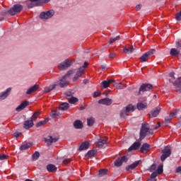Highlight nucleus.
Here are the masks:
<instances>
[{"mask_svg":"<svg viewBox=\"0 0 181 181\" xmlns=\"http://www.w3.org/2000/svg\"><path fill=\"white\" fill-rule=\"evenodd\" d=\"M152 134H153V132L149 129V124H142L140 131V139H144L146 135H152Z\"/></svg>","mask_w":181,"mask_h":181,"instance_id":"nucleus-1","label":"nucleus"},{"mask_svg":"<svg viewBox=\"0 0 181 181\" xmlns=\"http://www.w3.org/2000/svg\"><path fill=\"white\" fill-rule=\"evenodd\" d=\"M170 83H172L177 90V91H180L181 90V77L177 80H175V73L172 72L170 74Z\"/></svg>","mask_w":181,"mask_h":181,"instance_id":"nucleus-2","label":"nucleus"},{"mask_svg":"<svg viewBox=\"0 0 181 181\" xmlns=\"http://www.w3.org/2000/svg\"><path fill=\"white\" fill-rule=\"evenodd\" d=\"M88 66V63L86 62H84L83 66L80 67L79 69H77L76 74L74 77L72 78L73 81H77L81 77L83 74H84V71H86V68H87Z\"/></svg>","mask_w":181,"mask_h":181,"instance_id":"nucleus-3","label":"nucleus"},{"mask_svg":"<svg viewBox=\"0 0 181 181\" xmlns=\"http://www.w3.org/2000/svg\"><path fill=\"white\" fill-rule=\"evenodd\" d=\"M71 74H74V71L71 70L69 71L66 75H64L62 78H61L59 81V86H60V87H66V86H67V84H69V81H67V77H70V76H71Z\"/></svg>","mask_w":181,"mask_h":181,"instance_id":"nucleus-4","label":"nucleus"},{"mask_svg":"<svg viewBox=\"0 0 181 181\" xmlns=\"http://www.w3.org/2000/svg\"><path fill=\"white\" fill-rule=\"evenodd\" d=\"M73 64V60L71 59H66L64 62L59 63L58 64L59 70H67L69 67H70Z\"/></svg>","mask_w":181,"mask_h":181,"instance_id":"nucleus-5","label":"nucleus"},{"mask_svg":"<svg viewBox=\"0 0 181 181\" xmlns=\"http://www.w3.org/2000/svg\"><path fill=\"white\" fill-rule=\"evenodd\" d=\"M54 16V11L49 10L45 12H42L40 14V19L43 21H47V19H50V18H53Z\"/></svg>","mask_w":181,"mask_h":181,"instance_id":"nucleus-6","label":"nucleus"},{"mask_svg":"<svg viewBox=\"0 0 181 181\" xmlns=\"http://www.w3.org/2000/svg\"><path fill=\"white\" fill-rule=\"evenodd\" d=\"M22 5L20 4H16L14 5L11 8L9 9L8 13L9 15H11L12 16L16 15V13H19L23 9Z\"/></svg>","mask_w":181,"mask_h":181,"instance_id":"nucleus-7","label":"nucleus"},{"mask_svg":"<svg viewBox=\"0 0 181 181\" xmlns=\"http://www.w3.org/2000/svg\"><path fill=\"white\" fill-rule=\"evenodd\" d=\"M162 156L160 157L161 161L163 162L167 159V158H169L172 153V150L170 149V147L166 146L164 149L162 151Z\"/></svg>","mask_w":181,"mask_h":181,"instance_id":"nucleus-8","label":"nucleus"},{"mask_svg":"<svg viewBox=\"0 0 181 181\" xmlns=\"http://www.w3.org/2000/svg\"><path fill=\"white\" fill-rule=\"evenodd\" d=\"M134 110V105H129L127 107H126V109L124 110H122L120 113V116L122 118H125L128 115V112H133Z\"/></svg>","mask_w":181,"mask_h":181,"instance_id":"nucleus-9","label":"nucleus"},{"mask_svg":"<svg viewBox=\"0 0 181 181\" xmlns=\"http://www.w3.org/2000/svg\"><path fill=\"white\" fill-rule=\"evenodd\" d=\"M155 53V49H150L148 52H146L145 54H144L140 59H141V62H148V59H149V57L150 56H152V54H153Z\"/></svg>","mask_w":181,"mask_h":181,"instance_id":"nucleus-10","label":"nucleus"},{"mask_svg":"<svg viewBox=\"0 0 181 181\" xmlns=\"http://www.w3.org/2000/svg\"><path fill=\"white\" fill-rule=\"evenodd\" d=\"M11 91H12V88H8L6 90L0 93V101H4V100H6L11 94Z\"/></svg>","mask_w":181,"mask_h":181,"instance_id":"nucleus-11","label":"nucleus"},{"mask_svg":"<svg viewBox=\"0 0 181 181\" xmlns=\"http://www.w3.org/2000/svg\"><path fill=\"white\" fill-rule=\"evenodd\" d=\"M107 141H108V139H107V137H105V136L100 137L98 139V141L97 142V147L103 148L104 146V145H105V144H107Z\"/></svg>","mask_w":181,"mask_h":181,"instance_id":"nucleus-12","label":"nucleus"},{"mask_svg":"<svg viewBox=\"0 0 181 181\" xmlns=\"http://www.w3.org/2000/svg\"><path fill=\"white\" fill-rule=\"evenodd\" d=\"M28 105H29V102L25 100V101L21 103V104L19 105L16 108V111H17V112H21V111H22V110H25V108H26V107H28Z\"/></svg>","mask_w":181,"mask_h":181,"instance_id":"nucleus-13","label":"nucleus"},{"mask_svg":"<svg viewBox=\"0 0 181 181\" xmlns=\"http://www.w3.org/2000/svg\"><path fill=\"white\" fill-rule=\"evenodd\" d=\"M57 139H59V138L54 136H49L45 139V141L47 145H50L51 144H53V142H57Z\"/></svg>","mask_w":181,"mask_h":181,"instance_id":"nucleus-14","label":"nucleus"},{"mask_svg":"<svg viewBox=\"0 0 181 181\" xmlns=\"http://www.w3.org/2000/svg\"><path fill=\"white\" fill-rule=\"evenodd\" d=\"M136 49V47L127 45L123 49V53H126V54H131V53H132Z\"/></svg>","mask_w":181,"mask_h":181,"instance_id":"nucleus-15","label":"nucleus"},{"mask_svg":"<svg viewBox=\"0 0 181 181\" xmlns=\"http://www.w3.org/2000/svg\"><path fill=\"white\" fill-rule=\"evenodd\" d=\"M152 89V85L151 84H142L139 88V93L145 91H149V90Z\"/></svg>","mask_w":181,"mask_h":181,"instance_id":"nucleus-16","label":"nucleus"},{"mask_svg":"<svg viewBox=\"0 0 181 181\" xmlns=\"http://www.w3.org/2000/svg\"><path fill=\"white\" fill-rule=\"evenodd\" d=\"M99 104H102L103 105H111V104H112V100L108 98H105L103 99H100L98 101Z\"/></svg>","mask_w":181,"mask_h":181,"instance_id":"nucleus-17","label":"nucleus"},{"mask_svg":"<svg viewBox=\"0 0 181 181\" xmlns=\"http://www.w3.org/2000/svg\"><path fill=\"white\" fill-rule=\"evenodd\" d=\"M38 89H39V85L35 84L27 90L26 94H28V95L30 94H33V93H35V91H37Z\"/></svg>","mask_w":181,"mask_h":181,"instance_id":"nucleus-18","label":"nucleus"},{"mask_svg":"<svg viewBox=\"0 0 181 181\" xmlns=\"http://www.w3.org/2000/svg\"><path fill=\"white\" fill-rule=\"evenodd\" d=\"M151 146L148 144H144L141 146L140 148V151L141 153H147V152H149Z\"/></svg>","mask_w":181,"mask_h":181,"instance_id":"nucleus-19","label":"nucleus"},{"mask_svg":"<svg viewBox=\"0 0 181 181\" xmlns=\"http://www.w3.org/2000/svg\"><path fill=\"white\" fill-rule=\"evenodd\" d=\"M127 160L126 156L121 157L120 158H118L115 160V166H121V165H122L124 162H127Z\"/></svg>","mask_w":181,"mask_h":181,"instance_id":"nucleus-20","label":"nucleus"},{"mask_svg":"<svg viewBox=\"0 0 181 181\" xmlns=\"http://www.w3.org/2000/svg\"><path fill=\"white\" fill-rule=\"evenodd\" d=\"M112 83H115V81L112 80V79H110L107 81H103L102 82V86H103V88H107V87H110V84H111Z\"/></svg>","mask_w":181,"mask_h":181,"instance_id":"nucleus-21","label":"nucleus"},{"mask_svg":"<svg viewBox=\"0 0 181 181\" xmlns=\"http://www.w3.org/2000/svg\"><path fill=\"white\" fill-rule=\"evenodd\" d=\"M139 146H141V143L139 141L135 142L129 148V151H136Z\"/></svg>","mask_w":181,"mask_h":181,"instance_id":"nucleus-22","label":"nucleus"},{"mask_svg":"<svg viewBox=\"0 0 181 181\" xmlns=\"http://www.w3.org/2000/svg\"><path fill=\"white\" fill-rule=\"evenodd\" d=\"M90 143L88 141L83 142L79 147V151H86V149H88Z\"/></svg>","mask_w":181,"mask_h":181,"instance_id":"nucleus-23","label":"nucleus"},{"mask_svg":"<svg viewBox=\"0 0 181 181\" xmlns=\"http://www.w3.org/2000/svg\"><path fill=\"white\" fill-rule=\"evenodd\" d=\"M159 112H160V107H157L151 112V116L153 117H158L159 115Z\"/></svg>","mask_w":181,"mask_h":181,"instance_id":"nucleus-24","label":"nucleus"},{"mask_svg":"<svg viewBox=\"0 0 181 181\" xmlns=\"http://www.w3.org/2000/svg\"><path fill=\"white\" fill-rule=\"evenodd\" d=\"M33 127V120H27L24 123V128L25 129H29V128H32Z\"/></svg>","mask_w":181,"mask_h":181,"instance_id":"nucleus-25","label":"nucleus"},{"mask_svg":"<svg viewBox=\"0 0 181 181\" xmlns=\"http://www.w3.org/2000/svg\"><path fill=\"white\" fill-rule=\"evenodd\" d=\"M74 127L76 129H81V128H83V122H81L80 120H76L74 122Z\"/></svg>","mask_w":181,"mask_h":181,"instance_id":"nucleus-26","label":"nucleus"},{"mask_svg":"<svg viewBox=\"0 0 181 181\" xmlns=\"http://www.w3.org/2000/svg\"><path fill=\"white\" fill-rule=\"evenodd\" d=\"M47 170L48 172H56V170H57V168L53 164H49L47 165Z\"/></svg>","mask_w":181,"mask_h":181,"instance_id":"nucleus-27","label":"nucleus"},{"mask_svg":"<svg viewBox=\"0 0 181 181\" xmlns=\"http://www.w3.org/2000/svg\"><path fill=\"white\" fill-rule=\"evenodd\" d=\"M139 164V161H136L135 163L127 166L126 169L127 170H132V169H135V168L137 167Z\"/></svg>","mask_w":181,"mask_h":181,"instance_id":"nucleus-28","label":"nucleus"},{"mask_svg":"<svg viewBox=\"0 0 181 181\" xmlns=\"http://www.w3.org/2000/svg\"><path fill=\"white\" fill-rule=\"evenodd\" d=\"M56 84H53L48 86L47 88H45L44 89V93H50V91H52V90H54V88H56Z\"/></svg>","mask_w":181,"mask_h":181,"instance_id":"nucleus-29","label":"nucleus"},{"mask_svg":"<svg viewBox=\"0 0 181 181\" xmlns=\"http://www.w3.org/2000/svg\"><path fill=\"white\" fill-rule=\"evenodd\" d=\"M32 146V143H26L25 144H23L21 147L20 149L21 151H26V149H29Z\"/></svg>","mask_w":181,"mask_h":181,"instance_id":"nucleus-30","label":"nucleus"},{"mask_svg":"<svg viewBox=\"0 0 181 181\" xmlns=\"http://www.w3.org/2000/svg\"><path fill=\"white\" fill-rule=\"evenodd\" d=\"M147 107V105L146 103H139L137 104V108L138 110H139L140 111H141L142 110H145Z\"/></svg>","mask_w":181,"mask_h":181,"instance_id":"nucleus-31","label":"nucleus"},{"mask_svg":"<svg viewBox=\"0 0 181 181\" xmlns=\"http://www.w3.org/2000/svg\"><path fill=\"white\" fill-rule=\"evenodd\" d=\"M68 108H69V103H62L59 105V110H61L62 111H66V110H67Z\"/></svg>","mask_w":181,"mask_h":181,"instance_id":"nucleus-32","label":"nucleus"},{"mask_svg":"<svg viewBox=\"0 0 181 181\" xmlns=\"http://www.w3.org/2000/svg\"><path fill=\"white\" fill-rule=\"evenodd\" d=\"M95 153H97V152L94 150L92 151H89L87 154L86 155V158H93L94 156H95Z\"/></svg>","mask_w":181,"mask_h":181,"instance_id":"nucleus-33","label":"nucleus"},{"mask_svg":"<svg viewBox=\"0 0 181 181\" xmlns=\"http://www.w3.org/2000/svg\"><path fill=\"white\" fill-rule=\"evenodd\" d=\"M179 50L176 49V48H172L170 52V54L171 56H177L179 54Z\"/></svg>","mask_w":181,"mask_h":181,"instance_id":"nucleus-34","label":"nucleus"},{"mask_svg":"<svg viewBox=\"0 0 181 181\" xmlns=\"http://www.w3.org/2000/svg\"><path fill=\"white\" fill-rule=\"evenodd\" d=\"M59 115H60V113H59V112L52 110L50 113V117H52V118H56L57 117H59Z\"/></svg>","mask_w":181,"mask_h":181,"instance_id":"nucleus-35","label":"nucleus"},{"mask_svg":"<svg viewBox=\"0 0 181 181\" xmlns=\"http://www.w3.org/2000/svg\"><path fill=\"white\" fill-rule=\"evenodd\" d=\"M39 156H40L39 152L35 151L32 156L33 160H37V159H39Z\"/></svg>","mask_w":181,"mask_h":181,"instance_id":"nucleus-36","label":"nucleus"},{"mask_svg":"<svg viewBox=\"0 0 181 181\" xmlns=\"http://www.w3.org/2000/svg\"><path fill=\"white\" fill-rule=\"evenodd\" d=\"M77 101H78V99H77V98L75 97H71V98L69 99V103L70 104H76Z\"/></svg>","mask_w":181,"mask_h":181,"instance_id":"nucleus-37","label":"nucleus"},{"mask_svg":"<svg viewBox=\"0 0 181 181\" xmlns=\"http://www.w3.org/2000/svg\"><path fill=\"white\" fill-rule=\"evenodd\" d=\"M87 124L88 127H91L94 124V119L93 117H90L87 120Z\"/></svg>","mask_w":181,"mask_h":181,"instance_id":"nucleus-38","label":"nucleus"},{"mask_svg":"<svg viewBox=\"0 0 181 181\" xmlns=\"http://www.w3.org/2000/svg\"><path fill=\"white\" fill-rule=\"evenodd\" d=\"M156 172H157L158 175H160L163 172V165H159Z\"/></svg>","mask_w":181,"mask_h":181,"instance_id":"nucleus-39","label":"nucleus"},{"mask_svg":"<svg viewBox=\"0 0 181 181\" xmlns=\"http://www.w3.org/2000/svg\"><path fill=\"white\" fill-rule=\"evenodd\" d=\"M108 173V170H105V169H103V170H100L99 171V175L100 176H104L105 175L106 173Z\"/></svg>","mask_w":181,"mask_h":181,"instance_id":"nucleus-40","label":"nucleus"},{"mask_svg":"<svg viewBox=\"0 0 181 181\" xmlns=\"http://www.w3.org/2000/svg\"><path fill=\"white\" fill-rule=\"evenodd\" d=\"M40 115V113L39 112H35L31 117L32 121H33V119H36V118H37V117H39Z\"/></svg>","mask_w":181,"mask_h":181,"instance_id":"nucleus-41","label":"nucleus"},{"mask_svg":"<svg viewBox=\"0 0 181 181\" xmlns=\"http://www.w3.org/2000/svg\"><path fill=\"white\" fill-rule=\"evenodd\" d=\"M8 159V156L5 154H0V160H5Z\"/></svg>","mask_w":181,"mask_h":181,"instance_id":"nucleus-42","label":"nucleus"},{"mask_svg":"<svg viewBox=\"0 0 181 181\" xmlns=\"http://www.w3.org/2000/svg\"><path fill=\"white\" fill-rule=\"evenodd\" d=\"M49 0H30V2H42L46 3L49 2Z\"/></svg>","mask_w":181,"mask_h":181,"instance_id":"nucleus-43","label":"nucleus"},{"mask_svg":"<svg viewBox=\"0 0 181 181\" xmlns=\"http://www.w3.org/2000/svg\"><path fill=\"white\" fill-rule=\"evenodd\" d=\"M118 39H119V36H117L115 38L110 39V40L109 41L110 45H111L112 43H114V42H116V40H118Z\"/></svg>","mask_w":181,"mask_h":181,"instance_id":"nucleus-44","label":"nucleus"},{"mask_svg":"<svg viewBox=\"0 0 181 181\" xmlns=\"http://www.w3.org/2000/svg\"><path fill=\"white\" fill-rule=\"evenodd\" d=\"M100 95H101V92L100 91H96V92H94L93 93L94 98H97V97H100Z\"/></svg>","mask_w":181,"mask_h":181,"instance_id":"nucleus-45","label":"nucleus"},{"mask_svg":"<svg viewBox=\"0 0 181 181\" xmlns=\"http://www.w3.org/2000/svg\"><path fill=\"white\" fill-rule=\"evenodd\" d=\"M158 172H153L152 174H151V179H156V178H155V177H156V176H158Z\"/></svg>","mask_w":181,"mask_h":181,"instance_id":"nucleus-46","label":"nucleus"},{"mask_svg":"<svg viewBox=\"0 0 181 181\" xmlns=\"http://www.w3.org/2000/svg\"><path fill=\"white\" fill-rule=\"evenodd\" d=\"M46 124V120L41 121L37 124V127H42Z\"/></svg>","mask_w":181,"mask_h":181,"instance_id":"nucleus-47","label":"nucleus"},{"mask_svg":"<svg viewBox=\"0 0 181 181\" xmlns=\"http://www.w3.org/2000/svg\"><path fill=\"white\" fill-rule=\"evenodd\" d=\"M117 87V88H119V90H122V88H125V86L122 85V83H119Z\"/></svg>","mask_w":181,"mask_h":181,"instance_id":"nucleus-48","label":"nucleus"},{"mask_svg":"<svg viewBox=\"0 0 181 181\" xmlns=\"http://www.w3.org/2000/svg\"><path fill=\"white\" fill-rule=\"evenodd\" d=\"M70 162H71V160L70 158H66L63 160V163H64L65 165H67V163H70Z\"/></svg>","mask_w":181,"mask_h":181,"instance_id":"nucleus-49","label":"nucleus"},{"mask_svg":"<svg viewBox=\"0 0 181 181\" xmlns=\"http://www.w3.org/2000/svg\"><path fill=\"white\" fill-rule=\"evenodd\" d=\"M176 47H177V49H181V40H178L176 42Z\"/></svg>","mask_w":181,"mask_h":181,"instance_id":"nucleus-50","label":"nucleus"},{"mask_svg":"<svg viewBox=\"0 0 181 181\" xmlns=\"http://www.w3.org/2000/svg\"><path fill=\"white\" fill-rule=\"evenodd\" d=\"M155 169H156V165L153 164L151 168H150V172H153V170H155Z\"/></svg>","mask_w":181,"mask_h":181,"instance_id":"nucleus-51","label":"nucleus"},{"mask_svg":"<svg viewBox=\"0 0 181 181\" xmlns=\"http://www.w3.org/2000/svg\"><path fill=\"white\" fill-rule=\"evenodd\" d=\"M176 114H177V112H171L170 114V118H173V117H175V115H176Z\"/></svg>","mask_w":181,"mask_h":181,"instance_id":"nucleus-52","label":"nucleus"},{"mask_svg":"<svg viewBox=\"0 0 181 181\" xmlns=\"http://www.w3.org/2000/svg\"><path fill=\"white\" fill-rule=\"evenodd\" d=\"M110 59H114L115 57V52H112L109 54Z\"/></svg>","mask_w":181,"mask_h":181,"instance_id":"nucleus-53","label":"nucleus"},{"mask_svg":"<svg viewBox=\"0 0 181 181\" xmlns=\"http://www.w3.org/2000/svg\"><path fill=\"white\" fill-rule=\"evenodd\" d=\"M21 132H16L14 133L13 136H15V138H18V136H21Z\"/></svg>","mask_w":181,"mask_h":181,"instance_id":"nucleus-54","label":"nucleus"},{"mask_svg":"<svg viewBox=\"0 0 181 181\" xmlns=\"http://www.w3.org/2000/svg\"><path fill=\"white\" fill-rule=\"evenodd\" d=\"M141 8H142V6L141 4H138L137 6H136V11H140Z\"/></svg>","mask_w":181,"mask_h":181,"instance_id":"nucleus-55","label":"nucleus"},{"mask_svg":"<svg viewBox=\"0 0 181 181\" xmlns=\"http://www.w3.org/2000/svg\"><path fill=\"white\" fill-rule=\"evenodd\" d=\"M165 122H170V121H172V118L168 117H166L165 119Z\"/></svg>","mask_w":181,"mask_h":181,"instance_id":"nucleus-56","label":"nucleus"},{"mask_svg":"<svg viewBox=\"0 0 181 181\" xmlns=\"http://www.w3.org/2000/svg\"><path fill=\"white\" fill-rule=\"evenodd\" d=\"M159 127H160V123L158 122V124H156V127H153V129H158V128H159Z\"/></svg>","mask_w":181,"mask_h":181,"instance_id":"nucleus-57","label":"nucleus"},{"mask_svg":"<svg viewBox=\"0 0 181 181\" xmlns=\"http://www.w3.org/2000/svg\"><path fill=\"white\" fill-rule=\"evenodd\" d=\"M176 172H177V173H181V166L177 168Z\"/></svg>","mask_w":181,"mask_h":181,"instance_id":"nucleus-58","label":"nucleus"},{"mask_svg":"<svg viewBox=\"0 0 181 181\" xmlns=\"http://www.w3.org/2000/svg\"><path fill=\"white\" fill-rule=\"evenodd\" d=\"M147 181H156V179L150 177Z\"/></svg>","mask_w":181,"mask_h":181,"instance_id":"nucleus-59","label":"nucleus"},{"mask_svg":"<svg viewBox=\"0 0 181 181\" xmlns=\"http://www.w3.org/2000/svg\"><path fill=\"white\" fill-rule=\"evenodd\" d=\"M101 69H102V70H105L106 66L105 65H102Z\"/></svg>","mask_w":181,"mask_h":181,"instance_id":"nucleus-60","label":"nucleus"},{"mask_svg":"<svg viewBox=\"0 0 181 181\" xmlns=\"http://www.w3.org/2000/svg\"><path fill=\"white\" fill-rule=\"evenodd\" d=\"M28 8H33V4H31V5H29Z\"/></svg>","mask_w":181,"mask_h":181,"instance_id":"nucleus-61","label":"nucleus"},{"mask_svg":"<svg viewBox=\"0 0 181 181\" xmlns=\"http://www.w3.org/2000/svg\"><path fill=\"white\" fill-rule=\"evenodd\" d=\"M66 95H67V97H70L71 93H66Z\"/></svg>","mask_w":181,"mask_h":181,"instance_id":"nucleus-62","label":"nucleus"}]
</instances>
